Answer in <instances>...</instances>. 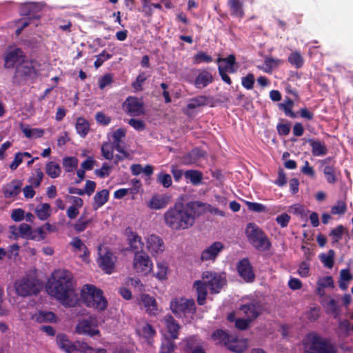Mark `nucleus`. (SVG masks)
<instances>
[{
	"label": "nucleus",
	"mask_w": 353,
	"mask_h": 353,
	"mask_svg": "<svg viewBox=\"0 0 353 353\" xmlns=\"http://www.w3.org/2000/svg\"><path fill=\"white\" fill-rule=\"evenodd\" d=\"M206 205L199 201H192L187 203H175L164 214V223L172 230H186L191 228L196 217L205 213Z\"/></svg>",
	"instance_id": "nucleus-1"
},
{
	"label": "nucleus",
	"mask_w": 353,
	"mask_h": 353,
	"mask_svg": "<svg viewBox=\"0 0 353 353\" xmlns=\"http://www.w3.org/2000/svg\"><path fill=\"white\" fill-rule=\"evenodd\" d=\"M52 280L47 284L48 293L61 305L68 307L76 306L79 301L78 293L72 284V275L65 270H58L52 274Z\"/></svg>",
	"instance_id": "nucleus-2"
},
{
	"label": "nucleus",
	"mask_w": 353,
	"mask_h": 353,
	"mask_svg": "<svg viewBox=\"0 0 353 353\" xmlns=\"http://www.w3.org/2000/svg\"><path fill=\"white\" fill-rule=\"evenodd\" d=\"M81 299L87 307L98 311H103L108 306V301L103 296V290L93 285L86 284L82 287Z\"/></svg>",
	"instance_id": "nucleus-3"
},
{
	"label": "nucleus",
	"mask_w": 353,
	"mask_h": 353,
	"mask_svg": "<svg viewBox=\"0 0 353 353\" xmlns=\"http://www.w3.org/2000/svg\"><path fill=\"white\" fill-rule=\"evenodd\" d=\"M245 234L248 241L257 250L269 251L272 243L264 231L256 223H249L246 225Z\"/></svg>",
	"instance_id": "nucleus-4"
},
{
	"label": "nucleus",
	"mask_w": 353,
	"mask_h": 353,
	"mask_svg": "<svg viewBox=\"0 0 353 353\" xmlns=\"http://www.w3.org/2000/svg\"><path fill=\"white\" fill-rule=\"evenodd\" d=\"M304 343L305 353H337L336 347L326 339L317 334H310Z\"/></svg>",
	"instance_id": "nucleus-5"
},
{
	"label": "nucleus",
	"mask_w": 353,
	"mask_h": 353,
	"mask_svg": "<svg viewBox=\"0 0 353 353\" xmlns=\"http://www.w3.org/2000/svg\"><path fill=\"white\" fill-rule=\"evenodd\" d=\"M37 77V71L35 68L34 61L26 59L21 64L17 65L12 82L14 84L21 85Z\"/></svg>",
	"instance_id": "nucleus-6"
},
{
	"label": "nucleus",
	"mask_w": 353,
	"mask_h": 353,
	"mask_svg": "<svg viewBox=\"0 0 353 353\" xmlns=\"http://www.w3.org/2000/svg\"><path fill=\"white\" fill-rule=\"evenodd\" d=\"M170 309L176 317L183 318L194 314L196 307L194 299L175 298L170 302Z\"/></svg>",
	"instance_id": "nucleus-7"
},
{
	"label": "nucleus",
	"mask_w": 353,
	"mask_h": 353,
	"mask_svg": "<svg viewBox=\"0 0 353 353\" xmlns=\"http://www.w3.org/2000/svg\"><path fill=\"white\" fill-rule=\"evenodd\" d=\"M14 287L17 295L23 297L37 294L41 289L38 280L28 276L17 280Z\"/></svg>",
	"instance_id": "nucleus-8"
},
{
	"label": "nucleus",
	"mask_w": 353,
	"mask_h": 353,
	"mask_svg": "<svg viewBox=\"0 0 353 353\" xmlns=\"http://www.w3.org/2000/svg\"><path fill=\"white\" fill-rule=\"evenodd\" d=\"M212 339L217 343L225 346L228 350L240 353L243 351L241 347L238 345V338L235 335L230 334L228 332L221 329L215 330L212 334Z\"/></svg>",
	"instance_id": "nucleus-9"
},
{
	"label": "nucleus",
	"mask_w": 353,
	"mask_h": 353,
	"mask_svg": "<svg viewBox=\"0 0 353 353\" xmlns=\"http://www.w3.org/2000/svg\"><path fill=\"white\" fill-rule=\"evenodd\" d=\"M153 263L144 252H137L133 259V268L137 273L148 275L152 270Z\"/></svg>",
	"instance_id": "nucleus-10"
},
{
	"label": "nucleus",
	"mask_w": 353,
	"mask_h": 353,
	"mask_svg": "<svg viewBox=\"0 0 353 353\" xmlns=\"http://www.w3.org/2000/svg\"><path fill=\"white\" fill-rule=\"evenodd\" d=\"M122 106L124 112L130 117H139L145 112L143 103L136 97H127Z\"/></svg>",
	"instance_id": "nucleus-11"
},
{
	"label": "nucleus",
	"mask_w": 353,
	"mask_h": 353,
	"mask_svg": "<svg viewBox=\"0 0 353 353\" xmlns=\"http://www.w3.org/2000/svg\"><path fill=\"white\" fill-rule=\"evenodd\" d=\"M203 279L209 287L211 293H219L223 285L225 284V280L222 276L216 272H204Z\"/></svg>",
	"instance_id": "nucleus-12"
},
{
	"label": "nucleus",
	"mask_w": 353,
	"mask_h": 353,
	"mask_svg": "<svg viewBox=\"0 0 353 353\" xmlns=\"http://www.w3.org/2000/svg\"><path fill=\"white\" fill-rule=\"evenodd\" d=\"M26 59V54L19 48L9 50L4 54V68L12 69Z\"/></svg>",
	"instance_id": "nucleus-13"
},
{
	"label": "nucleus",
	"mask_w": 353,
	"mask_h": 353,
	"mask_svg": "<svg viewBox=\"0 0 353 353\" xmlns=\"http://www.w3.org/2000/svg\"><path fill=\"white\" fill-rule=\"evenodd\" d=\"M239 310L247 318L253 321L263 312L265 305L261 301L252 300L248 303L241 305Z\"/></svg>",
	"instance_id": "nucleus-14"
},
{
	"label": "nucleus",
	"mask_w": 353,
	"mask_h": 353,
	"mask_svg": "<svg viewBox=\"0 0 353 353\" xmlns=\"http://www.w3.org/2000/svg\"><path fill=\"white\" fill-rule=\"evenodd\" d=\"M236 270L239 276L245 283H253L255 280V273L248 258H243L236 263Z\"/></svg>",
	"instance_id": "nucleus-15"
},
{
	"label": "nucleus",
	"mask_w": 353,
	"mask_h": 353,
	"mask_svg": "<svg viewBox=\"0 0 353 353\" xmlns=\"http://www.w3.org/2000/svg\"><path fill=\"white\" fill-rule=\"evenodd\" d=\"M96 327L97 325H95L92 319L90 318L79 321L76 325L75 331L79 334L92 337L96 335H100V331L97 329Z\"/></svg>",
	"instance_id": "nucleus-16"
},
{
	"label": "nucleus",
	"mask_w": 353,
	"mask_h": 353,
	"mask_svg": "<svg viewBox=\"0 0 353 353\" xmlns=\"http://www.w3.org/2000/svg\"><path fill=\"white\" fill-rule=\"evenodd\" d=\"M146 248L152 256L162 254L165 250L163 239L157 234H151L147 238Z\"/></svg>",
	"instance_id": "nucleus-17"
},
{
	"label": "nucleus",
	"mask_w": 353,
	"mask_h": 353,
	"mask_svg": "<svg viewBox=\"0 0 353 353\" xmlns=\"http://www.w3.org/2000/svg\"><path fill=\"white\" fill-rule=\"evenodd\" d=\"M225 246L220 241H215L210 246L203 250L201 254V260L202 261H215L218 255L224 249Z\"/></svg>",
	"instance_id": "nucleus-18"
},
{
	"label": "nucleus",
	"mask_w": 353,
	"mask_h": 353,
	"mask_svg": "<svg viewBox=\"0 0 353 353\" xmlns=\"http://www.w3.org/2000/svg\"><path fill=\"white\" fill-rule=\"evenodd\" d=\"M125 233L128 236L130 250L134 252V254L137 252H143L144 243L142 238L136 232H133L130 228L125 230Z\"/></svg>",
	"instance_id": "nucleus-19"
},
{
	"label": "nucleus",
	"mask_w": 353,
	"mask_h": 353,
	"mask_svg": "<svg viewBox=\"0 0 353 353\" xmlns=\"http://www.w3.org/2000/svg\"><path fill=\"white\" fill-rule=\"evenodd\" d=\"M170 201L171 196L170 195L166 194H157L151 197L148 206L152 210H161L165 208Z\"/></svg>",
	"instance_id": "nucleus-20"
},
{
	"label": "nucleus",
	"mask_w": 353,
	"mask_h": 353,
	"mask_svg": "<svg viewBox=\"0 0 353 353\" xmlns=\"http://www.w3.org/2000/svg\"><path fill=\"white\" fill-rule=\"evenodd\" d=\"M112 257V252L107 251L104 254L100 255L97 260L99 266L104 272L108 274H112L114 269V262Z\"/></svg>",
	"instance_id": "nucleus-21"
},
{
	"label": "nucleus",
	"mask_w": 353,
	"mask_h": 353,
	"mask_svg": "<svg viewBox=\"0 0 353 353\" xmlns=\"http://www.w3.org/2000/svg\"><path fill=\"white\" fill-rule=\"evenodd\" d=\"M205 152L199 148H194L181 157V162L186 165L196 163L204 157Z\"/></svg>",
	"instance_id": "nucleus-22"
},
{
	"label": "nucleus",
	"mask_w": 353,
	"mask_h": 353,
	"mask_svg": "<svg viewBox=\"0 0 353 353\" xmlns=\"http://www.w3.org/2000/svg\"><path fill=\"white\" fill-rule=\"evenodd\" d=\"M23 183L21 181L14 179L3 187V193L6 198H13L17 196L21 190Z\"/></svg>",
	"instance_id": "nucleus-23"
},
{
	"label": "nucleus",
	"mask_w": 353,
	"mask_h": 353,
	"mask_svg": "<svg viewBox=\"0 0 353 353\" xmlns=\"http://www.w3.org/2000/svg\"><path fill=\"white\" fill-rule=\"evenodd\" d=\"M163 321L168 332L170 334L172 339L174 340L179 337V331L181 325L170 314H167L164 316Z\"/></svg>",
	"instance_id": "nucleus-24"
},
{
	"label": "nucleus",
	"mask_w": 353,
	"mask_h": 353,
	"mask_svg": "<svg viewBox=\"0 0 353 353\" xmlns=\"http://www.w3.org/2000/svg\"><path fill=\"white\" fill-rule=\"evenodd\" d=\"M57 343L60 349L66 353H75V342L70 341L68 336L63 333H59L56 337Z\"/></svg>",
	"instance_id": "nucleus-25"
},
{
	"label": "nucleus",
	"mask_w": 353,
	"mask_h": 353,
	"mask_svg": "<svg viewBox=\"0 0 353 353\" xmlns=\"http://www.w3.org/2000/svg\"><path fill=\"white\" fill-rule=\"evenodd\" d=\"M214 80L212 74L206 70H202L194 81V85L196 88H203L212 83Z\"/></svg>",
	"instance_id": "nucleus-26"
},
{
	"label": "nucleus",
	"mask_w": 353,
	"mask_h": 353,
	"mask_svg": "<svg viewBox=\"0 0 353 353\" xmlns=\"http://www.w3.org/2000/svg\"><path fill=\"white\" fill-rule=\"evenodd\" d=\"M305 141L311 146L313 156L321 157L327 154V149L324 142L313 139H308Z\"/></svg>",
	"instance_id": "nucleus-27"
},
{
	"label": "nucleus",
	"mask_w": 353,
	"mask_h": 353,
	"mask_svg": "<svg viewBox=\"0 0 353 353\" xmlns=\"http://www.w3.org/2000/svg\"><path fill=\"white\" fill-rule=\"evenodd\" d=\"M196 289L197 298L196 301L199 305H203L205 303L206 296L208 294V285L205 282L202 281H196L193 285Z\"/></svg>",
	"instance_id": "nucleus-28"
},
{
	"label": "nucleus",
	"mask_w": 353,
	"mask_h": 353,
	"mask_svg": "<svg viewBox=\"0 0 353 353\" xmlns=\"http://www.w3.org/2000/svg\"><path fill=\"white\" fill-rule=\"evenodd\" d=\"M230 8V14L233 17L242 19L245 15L243 8V0H228L227 3Z\"/></svg>",
	"instance_id": "nucleus-29"
},
{
	"label": "nucleus",
	"mask_w": 353,
	"mask_h": 353,
	"mask_svg": "<svg viewBox=\"0 0 353 353\" xmlns=\"http://www.w3.org/2000/svg\"><path fill=\"white\" fill-rule=\"evenodd\" d=\"M141 301L150 314L155 315L157 312V303L155 299L149 294H143L141 296Z\"/></svg>",
	"instance_id": "nucleus-30"
},
{
	"label": "nucleus",
	"mask_w": 353,
	"mask_h": 353,
	"mask_svg": "<svg viewBox=\"0 0 353 353\" xmlns=\"http://www.w3.org/2000/svg\"><path fill=\"white\" fill-rule=\"evenodd\" d=\"M108 199L109 191L107 189L97 192L93 197V208L97 210L102 207L108 201Z\"/></svg>",
	"instance_id": "nucleus-31"
},
{
	"label": "nucleus",
	"mask_w": 353,
	"mask_h": 353,
	"mask_svg": "<svg viewBox=\"0 0 353 353\" xmlns=\"http://www.w3.org/2000/svg\"><path fill=\"white\" fill-rule=\"evenodd\" d=\"M323 172L327 182L330 184H334L337 180V174L340 172H337L334 165H326L323 168Z\"/></svg>",
	"instance_id": "nucleus-32"
},
{
	"label": "nucleus",
	"mask_w": 353,
	"mask_h": 353,
	"mask_svg": "<svg viewBox=\"0 0 353 353\" xmlns=\"http://www.w3.org/2000/svg\"><path fill=\"white\" fill-rule=\"evenodd\" d=\"M294 101L289 97H286L283 103L278 104L279 109L283 110L285 116L294 119L297 117V113L292 110Z\"/></svg>",
	"instance_id": "nucleus-33"
},
{
	"label": "nucleus",
	"mask_w": 353,
	"mask_h": 353,
	"mask_svg": "<svg viewBox=\"0 0 353 353\" xmlns=\"http://www.w3.org/2000/svg\"><path fill=\"white\" fill-rule=\"evenodd\" d=\"M75 128L77 134L83 138L90 131V123L83 117H78L76 121Z\"/></svg>",
	"instance_id": "nucleus-34"
},
{
	"label": "nucleus",
	"mask_w": 353,
	"mask_h": 353,
	"mask_svg": "<svg viewBox=\"0 0 353 353\" xmlns=\"http://www.w3.org/2000/svg\"><path fill=\"white\" fill-rule=\"evenodd\" d=\"M46 172L50 178L55 179L60 176L61 168L57 163L50 161L46 165Z\"/></svg>",
	"instance_id": "nucleus-35"
},
{
	"label": "nucleus",
	"mask_w": 353,
	"mask_h": 353,
	"mask_svg": "<svg viewBox=\"0 0 353 353\" xmlns=\"http://www.w3.org/2000/svg\"><path fill=\"white\" fill-rule=\"evenodd\" d=\"M186 179H189L193 185H199L203 179V174L201 171L189 170L184 172Z\"/></svg>",
	"instance_id": "nucleus-36"
},
{
	"label": "nucleus",
	"mask_w": 353,
	"mask_h": 353,
	"mask_svg": "<svg viewBox=\"0 0 353 353\" xmlns=\"http://www.w3.org/2000/svg\"><path fill=\"white\" fill-rule=\"evenodd\" d=\"M353 279V276L351 274L350 270L343 269L340 271V280H339V288L342 290H347L348 287V282Z\"/></svg>",
	"instance_id": "nucleus-37"
},
{
	"label": "nucleus",
	"mask_w": 353,
	"mask_h": 353,
	"mask_svg": "<svg viewBox=\"0 0 353 353\" xmlns=\"http://www.w3.org/2000/svg\"><path fill=\"white\" fill-rule=\"evenodd\" d=\"M208 104V97L200 95L190 99L187 108L190 110L195 109L200 106H205Z\"/></svg>",
	"instance_id": "nucleus-38"
},
{
	"label": "nucleus",
	"mask_w": 353,
	"mask_h": 353,
	"mask_svg": "<svg viewBox=\"0 0 353 353\" xmlns=\"http://www.w3.org/2000/svg\"><path fill=\"white\" fill-rule=\"evenodd\" d=\"M37 321L39 323H56L57 318L56 314L52 312H40L37 316Z\"/></svg>",
	"instance_id": "nucleus-39"
},
{
	"label": "nucleus",
	"mask_w": 353,
	"mask_h": 353,
	"mask_svg": "<svg viewBox=\"0 0 353 353\" xmlns=\"http://www.w3.org/2000/svg\"><path fill=\"white\" fill-rule=\"evenodd\" d=\"M288 62L296 68H301L304 63V59L301 53L298 51L292 52L288 58Z\"/></svg>",
	"instance_id": "nucleus-40"
},
{
	"label": "nucleus",
	"mask_w": 353,
	"mask_h": 353,
	"mask_svg": "<svg viewBox=\"0 0 353 353\" xmlns=\"http://www.w3.org/2000/svg\"><path fill=\"white\" fill-rule=\"evenodd\" d=\"M157 271L155 273V277L159 281H164L167 279L168 266L165 261H159L157 263Z\"/></svg>",
	"instance_id": "nucleus-41"
},
{
	"label": "nucleus",
	"mask_w": 353,
	"mask_h": 353,
	"mask_svg": "<svg viewBox=\"0 0 353 353\" xmlns=\"http://www.w3.org/2000/svg\"><path fill=\"white\" fill-rule=\"evenodd\" d=\"M139 334L146 339L148 343L150 339L153 338L156 334V331L154 327L150 324H145L141 329L137 330Z\"/></svg>",
	"instance_id": "nucleus-42"
},
{
	"label": "nucleus",
	"mask_w": 353,
	"mask_h": 353,
	"mask_svg": "<svg viewBox=\"0 0 353 353\" xmlns=\"http://www.w3.org/2000/svg\"><path fill=\"white\" fill-rule=\"evenodd\" d=\"M334 250H330L327 254L323 253L319 256V258L325 267L332 268L334 263Z\"/></svg>",
	"instance_id": "nucleus-43"
},
{
	"label": "nucleus",
	"mask_w": 353,
	"mask_h": 353,
	"mask_svg": "<svg viewBox=\"0 0 353 353\" xmlns=\"http://www.w3.org/2000/svg\"><path fill=\"white\" fill-rule=\"evenodd\" d=\"M77 165L78 159L74 157H66L63 159V167L67 172H72Z\"/></svg>",
	"instance_id": "nucleus-44"
},
{
	"label": "nucleus",
	"mask_w": 353,
	"mask_h": 353,
	"mask_svg": "<svg viewBox=\"0 0 353 353\" xmlns=\"http://www.w3.org/2000/svg\"><path fill=\"white\" fill-rule=\"evenodd\" d=\"M50 204L45 203L36 209L35 213L40 220L44 221L50 216Z\"/></svg>",
	"instance_id": "nucleus-45"
},
{
	"label": "nucleus",
	"mask_w": 353,
	"mask_h": 353,
	"mask_svg": "<svg viewBox=\"0 0 353 353\" xmlns=\"http://www.w3.org/2000/svg\"><path fill=\"white\" fill-rule=\"evenodd\" d=\"M283 63V61L279 59L272 57H266L264 60V65L266 67L265 70L267 72H270L272 69L277 68Z\"/></svg>",
	"instance_id": "nucleus-46"
},
{
	"label": "nucleus",
	"mask_w": 353,
	"mask_h": 353,
	"mask_svg": "<svg viewBox=\"0 0 353 353\" xmlns=\"http://www.w3.org/2000/svg\"><path fill=\"white\" fill-rule=\"evenodd\" d=\"M213 60L210 55L203 51H199L194 54L193 57V62L194 64H200L201 63H210Z\"/></svg>",
	"instance_id": "nucleus-47"
},
{
	"label": "nucleus",
	"mask_w": 353,
	"mask_h": 353,
	"mask_svg": "<svg viewBox=\"0 0 353 353\" xmlns=\"http://www.w3.org/2000/svg\"><path fill=\"white\" fill-rule=\"evenodd\" d=\"M345 228L343 225H339L330 231V236L332 238L333 243H338L343 237Z\"/></svg>",
	"instance_id": "nucleus-48"
},
{
	"label": "nucleus",
	"mask_w": 353,
	"mask_h": 353,
	"mask_svg": "<svg viewBox=\"0 0 353 353\" xmlns=\"http://www.w3.org/2000/svg\"><path fill=\"white\" fill-rule=\"evenodd\" d=\"M43 173L40 168L35 170V176L30 177L28 181L32 187L37 188L41 185L43 180Z\"/></svg>",
	"instance_id": "nucleus-49"
},
{
	"label": "nucleus",
	"mask_w": 353,
	"mask_h": 353,
	"mask_svg": "<svg viewBox=\"0 0 353 353\" xmlns=\"http://www.w3.org/2000/svg\"><path fill=\"white\" fill-rule=\"evenodd\" d=\"M327 312L336 317L340 314V309L335 299H331L326 305Z\"/></svg>",
	"instance_id": "nucleus-50"
},
{
	"label": "nucleus",
	"mask_w": 353,
	"mask_h": 353,
	"mask_svg": "<svg viewBox=\"0 0 353 353\" xmlns=\"http://www.w3.org/2000/svg\"><path fill=\"white\" fill-rule=\"evenodd\" d=\"M255 82L254 75L252 73H248L245 77L241 79L242 86L247 90H252Z\"/></svg>",
	"instance_id": "nucleus-51"
},
{
	"label": "nucleus",
	"mask_w": 353,
	"mask_h": 353,
	"mask_svg": "<svg viewBox=\"0 0 353 353\" xmlns=\"http://www.w3.org/2000/svg\"><path fill=\"white\" fill-rule=\"evenodd\" d=\"M157 181L164 187L169 188L172 185V181L169 174L161 172L158 174Z\"/></svg>",
	"instance_id": "nucleus-52"
},
{
	"label": "nucleus",
	"mask_w": 353,
	"mask_h": 353,
	"mask_svg": "<svg viewBox=\"0 0 353 353\" xmlns=\"http://www.w3.org/2000/svg\"><path fill=\"white\" fill-rule=\"evenodd\" d=\"M310 263L307 261H302L297 270L299 275L301 277L305 278L310 275Z\"/></svg>",
	"instance_id": "nucleus-53"
},
{
	"label": "nucleus",
	"mask_w": 353,
	"mask_h": 353,
	"mask_svg": "<svg viewBox=\"0 0 353 353\" xmlns=\"http://www.w3.org/2000/svg\"><path fill=\"white\" fill-rule=\"evenodd\" d=\"M176 348L174 341L166 339L161 345L160 353H172Z\"/></svg>",
	"instance_id": "nucleus-54"
},
{
	"label": "nucleus",
	"mask_w": 353,
	"mask_h": 353,
	"mask_svg": "<svg viewBox=\"0 0 353 353\" xmlns=\"http://www.w3.org/2000/svg\"><path fill=\"white\" fill-rule=\"evenodd\" d=\"M113 148L111 143H104L101 147V152L103 157L108 160L113 159Z\"/></svg>",
	"instance_id": "nucleus-55"
},
{
	"label": "nucleus",
	"mask_w": 353,
	"mask_h": 353,
	"mask_svg": "<svg viewBox=\"0 0 353 353\" xmlns=\"http://www.w3.org/2000/svg\"><path fill=\"white\" fill-rule=\"evenodd\" d=\"M347 210L346 203L343 201H339L337 204L331 209L332 214H343Z\"/></svg>",
	"instance_id": "nucleus-56"
},
{
	"label": "nucleus",
	"mask_w": 353,
	"mask_h": 353,
	"mask_svg": "<svg viewBox=\"0 0 353 353\" xmlns=\"http://www.w3.org/2000/svg\"><path fill=\"white\" fill-rule=\"evenodd\" d=\"M318 286L321 288H334V281L331 276H326L320 278L316 283Z\"/></svg>",
	"instance_id": "nucleus-57"
},
{
	"label": "nucleus",
	"mask_w": 353,
	"mask_h": 353,
	"mask_svg": "<svg viewBox=\"0 0 353 353\" xmlns=\"http://www.w3.org/2000/svg\"><path fill=\"white\" fill-rule=\"evenodd\" d=\"M75 353L79 352L81 353H90L92 347L90 346L87 343L83 341L75 342Z\"/></svg>",
	"instance_id": "nucleus-58"
},
{
	"label": "nucleus",
	"mask_w": 353,
	"mask_h": 353,
	"mask_svg": "<svg viewBox=\"0 0 353 353\" xmlns=\"http://www.w3.org/2000/svg\"><path fill=\"white\" fill-rule=\"evenodd\" d=\"M246 205L248 209L251 211L256 212H266V207L259 203L247 201Z\"/></svg>",
	"instance_id": "nucleus-59"
},
{
	"label": "nucleus",
	"mask_w": 353,
	"mask_h": 353,
	"mask_svg": "<svg viewBox=\"0 0 353 353\" xmlns=\"http://www.w3.org/2000/svg\"><path fill=\"white\" fill-rule=\"evenodd\" d=\"M128 123L137 131H143L145 129V123L139 119H130Z\"/></svg>",
	"instance_id": "nucleus-60"
},
{
	"label": "nucleus",
	"mask_w": 353,
	"mask_h": 353,
	"mask_svg": "<svg viewBox=\"0 0 353 353\" xmlns=\"http://www.w3.org/2000/svg\"><path fill=\"white\" fill-rule=\"evenodd\" d=\"M110 170L111 167L107 163H104L101 168L97 169L94 172L98 176L103 179L110 175Z\"/></svg>",
	"instance_id": "nucleus-61"
},
{
	"label": "nucleus",
	"mask_w": 353,
	"mask_h": 353,
	"mask_svg": "<svg viewBox=\"0 0 353 353\" xmlns=\"http://www.w3.org/2000/svg\"><path fill=\"white\" fill-rule=\"evenodd\" d=\"M290 220V216L287 213H282L276 218V223L281 227L285 228L288 226Z\"/></svg>",
	"instance_id": "nucleus-62"
},
{
	"label": "nucleus",
	"mask_w": 353,
	"mask_h": 353,
	"mask_svg": "<svg viewBox=\"0 0 353 353\" xmlns=\"http://www.w3.org/2000/svg\"><path fill=\"white\" fill-rule=\"evenodd\" d=\"M276 130L279 135L287 136L290 132V123H278Z\"/></svg>",
	"instance_id": "nucleus-63"
},
{
	"label": "nucleus",
	"mask_w": 353,
	"mask_h": 353,
	"mask_svg": "<svg viewBox=\"0 0 353 353\" xmlns=\"http://www.w3.org/2000/svg\"><path fill=\"white\" fill-rule=\"evenodd\" d=\"M90 222V220L84 221L83 220V217L81 216L78 219L77 222L74 225V229L78 232H83L87 228Z\"/></svg>",
	"instance_id": "nucleus-64"
}]
</instances>
